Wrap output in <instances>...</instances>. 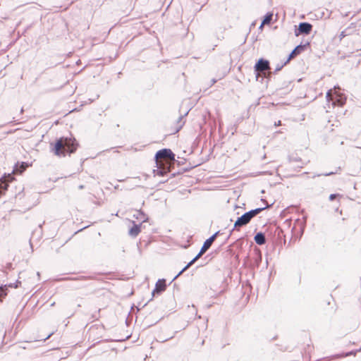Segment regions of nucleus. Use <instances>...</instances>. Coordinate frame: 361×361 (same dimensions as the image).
<instances>
[{
  "label": "nucleus",
  "mask_w": 361,
  "mask_h": 361,
  "mask_svg": "<svg viewBox=\"0 0 361 361\" xmlns=\"http://www.w3.org/2000/svg\"><path fill=\"white\" fill-rule=\"evenodd\" d=\"M77 147L78 143L75 138L62 137L56 141L52 151L56 156L64 157L66 152H75Z\"/></svg>",
  "instance_id": "obj_1"
},
{
  "label": "nucleus",
  "mask_w": 361,
  "mask_h": 361,
  "mask_svg": "<svg viewBox=\"0 0 361 361\" xmlns=\"http://www.w3.org/2000/svg\"><path fill=\"white\" fill-rule=\"evenodd\" d=\"M336 89V87H334V90ZM326 99L328 101H332V104L334 105H338L340 106H343L346 102V97L344 94L338 92L336 90H334L333 92L332 90H329L326 93Z\"/></svg>",
  "instance_id": "obj_2"
},
{
  "label": "nucleus",
  "mask_w": 361,
  "mask_h": 361,
  "mask_svg": "<svg viewBox=\"0 0 361 361\" xmlns=\"http://www.w3.org/2000/svg\"><path fill=\"white\" fill-rule=\"evenodd\" d=\"M219 231L216 232L214 233L212 236H210L208 239H207L203 245L202 246L200 251L199 253L195 256L196 259H199L207 250L210 248L212 246L213 242L216 238L217 235H219Z\"/></svg>",
  "instance_id": "obj_3"
},
{
  "label": "nucleus",
  "mask_w": 361,
  "mask_h": 361,
  "mask_svg": "<svg viewBox=\"0 0 361 361\" xmlns=\"http://www.w3.org/2000/svg\"><path fill=\"white\" fill-rule=\"evenodd\" d=\"M251 220L250 219V216L245 212L241 216L238 217L237 220L234 223V226L233 229L231 231L230 235L233 231H238L240 227L244 226L250 223Z\"/></svg>",
  "instance_id": "obj_4"
},
{
  "label": "nucleus",
  "mask_w": 361,
  "mask_h": 361,
  "mask_svg": "<svg viewBox=\"0 0 361 361\" xmlns=\"http://www.w3.org/2000/svg\"><path fill=\"white\" fill-rule=\"evenodd\" d=\"M312 29V25L310 23L302 22L300 23L298 27L295 30V35L299 36L300 35H309Z\"/></svg>",
  "instance_id": "obj_5"
},
{
  "label": "nucleus",
  "mask_w": 361,
  "mask_h": 361,
  "mask_svg": "<svg viewBox=\"0 0 361 361\" xmlns=\"http://www.w3.org/2000/svg\"><path fill=\"white\" fill-rule=\"evenodd\" d=\"M270 69L269 62L268 60L260 59L255 65V71L257 73V78L259 73H264Z\"/></svg>",
  "instance_id": "obj_6"
},
{
  "label": "nucleus",
  "mask_w": 361,
  "mask_h": 361,
  "mask_svg": "<svg viewBox=\"0 0 361 361\" xmlns=\"http://www.w3.org/2000/svg\"><path fill=\"white\" fill-rule=\"evenodd\" d=\"M154 159L157 161L159 159H169L171 161H174L175 154L170 149H162L156 153Z\"/></svg>",
  "instance_id": "obj_7"
},
{
  "label": "nucleus",
  "mask_w": 361,
  "mask_h": 361,
  "mask_svg": "<svg viewBox=\"0 0 361 361\" xmlns=\"http://www.w3.org/2000/svg\"><path fill=\"white\" fill-rule=\"evenodd\" d=\"M310 43L307 42L305 44H300L298 46H296L294 49L290 52L289 54L287 60L284 62V64H286L289 62V61L296 56L297 55L300 54L302 51H303L307 46H309Z\"/></svg>",
  "instance_id": "obj_8"
},
{
  "label": "nucleus",
  "mask_w": 361,
  "mask_h": 361,
  "mask_svg": "<svg viewBox=\"0 0 361 361\" xmlns=\"http://www.w3.org/2000/svg\"><path fill=\"white\" fill-rule=\"evenodd\" d=\"M13 180V176L11 174H8L7 176H4L0 179V195L7 190L8 187V183Z\"/></svg>",
  "instance_id": "obj_9"
},
{
  "label": "nucleus",
  "mask_w": 361,
  "mask_h": 361,
  "mask_svg": "<svg viewBox=\"0 0 361 361\" xmlns=\"http://www.w3.org/2000/svg\"><path fill=\"white\" fill-rule=\"evenodd\" d=\"M133 226L130 228L128 234L130 236L135 238L141 231L142 224L140 223L139 224H137L134 221H133Z\"/></svg>",
  "instance_id": "obj_10"
},
{
  "label": "nucleus",
  "mask_w": 361,
  "mask_h": 361,
  "mask_svg": "<svg viewBox=\"0 0 361 361\" xmlns=\"http://www.w3.org/2000/svg\"><path fill=\"white\" fill-rule=\"evenodd\" d=\"M166 288V280L165 279H159L157 281V282L156 283V285H155V288L154 290L152 291V294L154 295V293H161L162 291H164Z\"/></svg>",
  "instance_id": "obj_11"
},
{
  "label": "nucleus",
  "mask_w": 361,
  "mask_h": 361,
  "mask_svg": "<svg viewBox=\"0 0 361 361\" xmlns=\"http://www.w3.org/2000/svg\"><path fill=\"white\" fill-rule=\"evenodd\" d=\"M269 207H270L269 205H267L266 207H264L256 208L255 209H252L249 212H247L246 213L250 216V219L251 220L252 218H254L255 216L259 214L264 209L269 208Z\"/></svg>",
  "instance_id": "obj_12"
},
{
  "label": "nucleus",
  "mask_w": 361,
  "mask_h": 361,
  "mask_svg": "<svg viewBox=\"0 0 361 361\" xmlns=\"http://www.w3.org/2000/svg\"><path fill=\"white\" fill-rule=\"evenodd\" d=\"M254 240L255 241V243L257 244V245H264L265 243H266V238H265V235L262 232H259L257 233L255 237H254Z\"/></svg>",
  "instance_id": "obj_13"
},
{
  "label": "nucleus",
  "mask_w": 361,
  "mask_h": 361,
  "mask_svg": "<svg viewBox=\"0 0 361 361\" xmlns=\"http://www.w3.org/2000/svg\"><path fill=\"white\" fill-rule=\"evenodd\" d=\"M133 217L140 221L141 224L147 221L148 219L146 214L140 210H137L135 214L133 215Z\"/></svg>",
  "instance_id": "obj_14"
},
{
  "label": "nucleus",
  "mask_w": 361,
  "mask_h": 361,
  "mask_svg": "<svg viewBox=\"0 0 361 361\" xmlns=\"http://www.w3.org/2000/svg\"><path fill=\"white\" fill-rule=\"evenodd\" d=\"M27 166V164L25 162H22L20 164V166H18V164H16L14 166V169L13 170V172L21 173L23 171H24L25 170Z\"/></svg>",
  "instance_id": "obj_15"
},
{
  "label": "nucleus",
  "mask_w": 361,
  "mask_h": 361,
  "mask_svg": "<svg viewBox=\"0 0 361 361\" xmlns=\"http://www.w3.org/2000/svg\"><path fill=\"white\" fill-rule=\"evenodd\" d=\"M272 17H273V13H267L263 20H262V25H268L271 23V21L272 20Z\"/></svg>",
  "instance_id": "obj_16"
},
{
  "label": "nucleus",
  "mask_w": 361,
  "mask_h": 361,
  "mask_svg": "<svg viewBox=\"0 0 361 361\" xmlns=\"http://www.w3.org/2000/svg\"><path fill=\"white\" fill-rule=\"evenodd\" d=\"M7 285L0 286V298L5 297L7 295Z\"/></svg>",
  "instance_id": "obj_17"
},
{
  "label": "nucleus",
  "mask_w": 361,
  "mask_h": 361,
  "mask_svg": "<svg viewBox=\"0 0 361 361\" xmlns=\"http://www.w3.org/2000/svg\"><path fill=\"white\" fill-rule=\"evenodd\" d=\"M337 172H329V173H314L313 176H312V178H314L316 177H319L321 176H331V175H334L335 173H336Z\"/></svg>",
  "instance_id": "obj_18"
},
{
  "label": "nucleus",
  "mask_w": 361,
  "mask_h": 361,
  "mask_svg": "<svg viewBox=\"0 0 361 361\" xmlns=\"http://www.w3.org/2000/svg\"><path fill=\"white\" fill-rule=\"evenodd\" d=\"M198 259L195 257L190 262H188L185 267L182 269L183 271H186L190 267H191Z\"/></svg>",
  "instance_id": "obj_19"
},
{
  "label": "nucleus",
  "mask_w": 361,
  "mask_h": 361,
  "mask_svg": "<svg viewBox=\"0 0 361 361\" xmlns=\"http://www.w3.org/2000/svg\"><path fill=\"white\" fill-rule=\"evenodd\" d=\"M21 282L20 281H16L15 283H11L7 285V287L16 288L20 285Z\"/></svg>",
  "instance_id": "obj_20"
},
{
  "label": "nucleus",
  "mask_w": 361,
  "mask_h": 361,
  "mask_svg": "<svg viewBox=\"0 0 361 361\" xmlns=\"http://www.w3.org/2000/svg\"><path fill=\"white\" fill-rule=\"evenodd\" d=\"M338 196H341V195L339 194H331L329 195V200L333 201Z\"/></svg>",
  "instance_id": "obj_21"
},
{
  "label": "nucleus",
  "mask_w": 361,
  "mask_h": 361,
  "mask_svg": "<svg viewBox=\"0 0 361 361\" xmlns=\"http://www.w3.org/2000/svg\"><path fill=\"white\" fill-rule=\"evenodd\" d=\"M285 65L286 64H284V63L283 64H281V65H278L276 66V69H275V71L276 72V71H280L283 67V66H285Z\"/></svg>",
  "instance_id": "obj_22"
},
{
  "label": "nucleus",
  "mask_w": 361,
  "mask_h": 361,
  "mask_svg": "<svg viewBox=\"0 0 361 361\" xmlns=\"http://www.w3.org/2000/svg\"><path fill=\"white\" fill-rule=\"evenodd\" d=\"M346 36V34L345 33V31H342L341 34L339 35V38L341 40L343 37Z\"/></svg>",
  "instance_id": "obj_23"
},
{
  "label": "nucleus",
  "mask_w": 361,
  "mask_h": 361,
  "mask_svg": "<svg viewBox=\"0 0 361 361\" xmlns=\"http://www.w3.org/2000/svg\"><path fill=\"white\" fill-rule=\"evenodd\" d=\"M184 271L183 270H181L180 271H179V273L173 279V281H174L175 279H176L179 276H180Z\"/></svg>",
  "instance_id": "obj_24"
},
{
  "label": "nucleus",
  "mask_w": 361,
  "mask_h": 361,
  "mask_svg": "<svg viewBox=\"0 0 361 361\" xmlns=\"http://www.w3.org/2000/svg\"><path fill=\"white\" fill-rule=\"evenodd\" d=\"M53 334V333L49 334L46 338L40 339V341H45L47 339L51 337V336Z\"/></svg>",
  "instance_id": "obj_25"
},
{
  "label": "nucleus",
  "mask_w": 361,
  "mask_h": 361,
  "mask_svg": "<svg viewBox=\"0 0 361 361\" xmlns=\"http://www.w3.org/2000/svg\"><path fill=\"white\" fill-rule=\"evenodd\" d=\"M188 111H187V112H186L183 116H180V118H179V121H178V123H180V122H181V120L183 119V118L184 116H185L186 115H188Z\"/></svg>",
  "instance_id": "obj_26"
},
{
  "label": "nucleus",
  "mask_w": 361,
  "mask_h": 361,
  "mask_svg": "<svg viewBox=\"0 0 361 361\" xmlns=\"http://www.w3.org/2000/svg\"><path fill=\"white\" fill-rule=\"evenodd\" d=\"M281 121H278L275 122V123H274L275 126H281Z\"/></svg>",
  "instance_id": "obj_27"
},
{
  "label": "nucleus",
  "mask_w": 361,
  "mask_h": 361,
  "mask_svg": "<svg viewBox=\"0 0 361 361\" xmlns=\"http://www.w3.org/2000/svg\"><path fill=\"white\" fill-rule=\"evenodd\" d=\"M178 125H179V127L176 130L177 132L179 131V130L182 128V126L184 125V123H178Z\"/></svg>",
  "instance_id": "obj_28"
},
{
  "label": "nucleus",
  "mask_w": 361,
  "mask_h": 361,
  "mask_svg": "<svg viewBox=\"0 0 361 361\" xmlns=\"http://www.w3.org/2000/svg\"><path fill=\"white\" fill-rule=\"evenodd\" d=\"M159 173L161 176H163V172L161 171L159 172Z\"/></svg>",
  "instance_id": "obj_29"
},
{
  "label": "nucleus",
  "mask_w": 361,
  "mask_h": 361,
  "mask_svg": "<svg viewBox=\"0 0 361 361\" xmlns=\"http://www.w3.org/2000/svg\"><path fill=\"white\" fill-rule=\"evenodd\" d=\"M262 259V257L261 255L259 256V260H261Z\"/></svg>",
  "instance_id": "obj_30"
},
{
  "label": "nucleus",
  "mask_w": 361,
  "mask_h": 361,
  "mask_svg": "<svg viewBox=\"0 0 361 361\" xmlns=\"http://www.w3.org/2000/svg\"><path fill=\"white\" fill-rule=\"evenodd\" d=\"M307 172H305V173H303L302 174H301V176L305 175V174H307Z\"/></svg>",
  "instance_id": "obj_31"
},
{
  "label": "nucleus",
  "mask_w": 361,
  "mask_h": 361,
  "mask_svg": "<svg viewBox=\"0 0 361 361\" xmlns=\"http://www.w3.org/2000/svg\"><path fill=\"white\" fill-rule=\"evenodd\" d=\"M264 25H262V24L259 26V28H262Z\"/></svg>",
  "instance_id": "obj_32"
},
{
  "label": "nucleus",
  "mask_w": 361,
  "mask_h": 361,
  "mask_svg": "<svg viewBox=\"0 0 361 361\" xmlns=\"http://www.w3.org/2000/svg\"><path fill=\"white\" fill-rule=\"evenodd\" d=\"M361 149V147H359Z\"/></svg>",
  "instance_id": "obj_33"
}]
</instances>
